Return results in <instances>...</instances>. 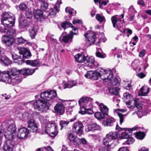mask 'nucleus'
Instances as JSON below:
<instances>
[{
    "label": "nucleus",
    "instance_id": "nucleus-1",
    "mask_svg": "<svg viewBox=\"0 0 151 151\" xmlns=\"http://www.w3.org/2000/svg\"><path fill=\"white\" fill-rule=\"evenodd\" d=\"M56 91L51 90L45 91L41 94V97L45 100L38 99L34 103L35 109L40 112H45L49 109L51 105L49 102L50 101L54 99L56 96Z\"/></svg>",
    "mask_w": 151,
    "mask_h": 151
},
{
    "label": "nucleus",
    "instance_id": "nucleus-2",
    "mask_svg": "<svg viewBox=\"0 0 151 151\" xmlns=\"http://www.w3.org/2000/svg\"><path fill=\"white\" fill-rule=\"evenodd\" d=\"M22 70H20L16 68H13L7 71V72H4V78L5 80H3L4 83H9L15 85L20 83L22 81V78L20 75L22 74Z\"/></svg>",
    "mask_w": 151,
    "mask_h": 151
},
{
    "label": "nucleus",
    "instance_id": "nucleus-3",
    "mask_svg": "<svg viewBox=\"0 0 151 151\" xmlns=\"http://www.w3.org/2000/svg\"><path fill=\"white\" fill-rule=\"evenodd\" d=\"M16 132V127L14 125H10L6 131L4 135L8 139L4 147V151H13V148L16 144L14 139Z\"/></svg>",
    "mask_w": 151,
    "mask_h": 151
},
{
    "label": "nucleus",
    "instance_id": "nucleus-4",
    "mask_svg": "<svg viewBox=\"0 0 151 151\" xmlns=\"http://www.w3.org/2000/svg\"><path fill=\"white\" fill-rule=\"evenodd\" d=\"M117 137V134L115 132H111L107 134L103 140V144L106 147H100L99 151H110L113 145V139Z\"/></svg>",
    "mask_w": 151,
    "mask_h": 151
},
{
    "label": "nucleus",
    "instance_id": "nucleus-5",
    "mask_svg": "<svg viewBox=\"0 0 151 151\" xmlns=\"http://www.w3.org/2000/svg\"><path fill=\"white\" fill-rule=\"evenodd\" d=\"M96 71L99 75V78L105 81L107 79H109L113 76L111 71H107L101 68H99Z\"/></svg>",
    "mask_w": 151,
    "mask_h": 151
},
{
    "label": "nucleus",
    "instance_id": "nucleus-6",
    "mask_svg": "<svg viewBox=\"0 0 151 151\" xmlns=\"http://www.w3.org/2000/svg\"><path fill=\"white\" fill-rule=\"evenodd\" d=\"M116 129L118 131H122L120 136V137L121 139H127L132 135V132L135 129L134 128L128 129L126 128H121L117 124L116 127Z\"/></svg>",
    "mask_w": 151,
    "mask_h": 151
},
{
    "label": "nucleus",
    "instance_id": "nucleus-7",
    "mask_svg": "<svg viewBox=\"0 0 151 151\" xmlns=\"http://www.w3.org/2000/svg\"><path fill=\"white\" fill-rule=\"evenodd\" d=\"M16 8L20 11L24 12L27 18L29 19L32 18V13L31 9L28 7L25 4H20L16 6Z\"/></svg>",
    "mask_w": 151,
    "mask_h": 151
},
{
    "label": "nucleus",
    "instance_id": "nucleus-8",
    "mask_svg": "<svg viewBox=\"0 0 151 151\" xmlns=\"http://www.w3.org/2000/svg\"><path fill=\"white\" fill-rule=\"evenodd\" d=\"M86 66L91 69H96L98 66V64L92 56L86 57L85 59Z\"/></svg>",
    "mask_w": 151,
    "mask_h": 151
},
{
    "label": "nucleus",
    "instance_id": "nucleus-9",
    "mask_svg": "<svg viewBox=\"0 0 151 151\" xmlns=\"http://www.w3.org/2000/svg\"><path fill=\"white\" fill-rule=\"evenodd\" d=\"M123 99L125 102L128 108L133 109L134 108V106L132 105L133 104L132 101H134L131 95L128 93H125L123 94Z\"/></svg>",
    "mask_w": 151,
    "mask_h": 151
},
{
    "label": "nucleus",
    "instance_id": "nucleus-10",
    "mask_svg": "<svg viewBox=\"0 0 151 151\" xmlns=\"http://www.w3.org/2000/svg\"><path fill=\"white\" fill-rule=\"evenodd\" d=\"M30 131L27 128L24 127L18 129L17 137L19 139H24L30 136Z\"/></svg>",
    "mask_w": 151,
    "mask_h": 151
},
{
    "label": "nucleus",
    "instance_id": "nucleus-11",
    "mask_svg": "<svg viewBox=\"0 0 151 151\" xmlns=\"http://www.w3.org/2000/svg\"><path fill=\"white\" fill-rule=\"evenodd\" d=\"M83 125L81 122L75 123L73 127V130L78 135L80 136L83 133Z\"/></svg>",
    "mask_w": 151,
    "mask_h": 151
},
{
    "label": "nucleus",
    "instance_id": "nucleus-12",
    "mask_svg": "<svg viewBox=\"0 0 151 151\" xmlns=\"http://www.w3.org/2000/svg\"><path fill=\"white\" fill-rule=\"evenodd\" d=\"M20 54L22 55L23 58H29L32 55L29 49L27 48L18 47L17 48Z\"/></svg>",
    "mask_w": 151,
    "mask_h": 151
},
{
    "label": "nucleus",
    "instance_id": "nucleus-13",
    "mask_svg": "<svg viewBox=\"0 0 151 151\" xmlns=\"http://www.w3.org/2000/svg\"><path fill=\"white\" fill-rule=\"evenodd\" d=\"M2 40L7 47L12 46L15 41L14 37H9L7 35H3L2 37Z\"/></svg>",
    "mask_w": 151,
    "mask_h": 151
},
{
    "label": "nucleus",
    "instance_id": "nucleus-14",
    "mask_svg": "<svg viewBox=\"0 0 151 151\" xmlns=\"http://www.w3.org/2000/svg\"><path fill=\"white\" fill-rule=\"evenodd\" d=\"M111 21L113 25V27L114 28L119 29L123 26V24L121 22L120 18H117L115 16L111 17Z\"/></svg>",
    "mask_w": 151,
    "mask_h": 151
},
{
    "label": "nucleus",
    "instance_id": "nucleus-15",
    "mask_svg": "<svg viewBox=\"0 0 151 151\" xmlns=\"http://www.w3.org/2000/svg\"><path fill=\"white\" fill-rule=\"evenodd\" d=\"M85 76L88 78L93 80H97L99 78V75L96 71L93 70L88 71L87 74L85 75Z\"/></svg>",
    "mask_w": 151,
    "mask_h": 151
},
{
    "label": "nucleus",
    "instance_id": "nucleus-16",
    "mask_svg": "<svg viewBox=\"0 0 151 151\" xmlns=\"http://www.w3.org/2000/svg\"><path fill=\"white\" fill-rule=\"evenodd\" d=\"M84 36L86 38H88V42L90 43V45H92L94 44L96 39V35L94 33L90 32L88 33L85 34Z\"/></svg>",
    "mask_w": 151,
    "mask_h": 151
},
{
    "label": "nucleus",
    "instance_id": "nucleus-17",
    "mask_svg": "<svg viewBox=\"0 0 151 151\" xmlns=\"http://www.w3.org/2000/svg\"><path fill=\"white\" fill-rule=\"evenodd\" d=\"M1 22L5 28L12 27L14 25L15 19H12V20H9L8 19L2 18Z\"/></svg>",
    "mask_w": 151,
    "mask_h": 151
},
{
    "label": "nucleus",
    "instance_id": "nucleus-18",
    "mask_svg": "<svg viewBox=\"0 0 151 151\" xmlns=\"http://www.w3.org/2000/svg\"><path fill=\"white\" fill-rule=\"evenodd\" d=\"M92 99L90 97H83L81 98L78 101V103L80 106L81 110H82L83 107H84L88 102L91 101Z\"/></svg>",
    "mask_w": 151,
    "mask_h": 151
},
{
    "label": "nucleus",
    "instance_id": "nucleus-19",
    "mask_svg": "<svg viewBox=\"0 0 151 151\" xmlns=\"http://www.w3.org/2000/svg\"><path fill=\"white\" fill-rule=\"evenodd\" d=\"M101 128L99 125L96 123H92L89 124L85 127V131L86 132L93 131L94 130H100Z\"/></svg>",
    "mask_w": 151,
    "mask_h": 151
},
{
    "label": "nucleus",
    "instance_id": "nucleus-20",
    "mask_svg": "<svg viewBox=\"0 0 151 151\" xmlns=\"http://www.w3.org/2000/svg\"><path fill=\"white\" fill-rule=\"evenodd\" d=\"M55 111L59 114L60 115H63L65 111V108L64 105L60 103L57 104L54 107Z\"/></svg>",
    "mask_w": 151,
    "mask_h": 151
},
{
    "label": "nucleus",
    "instance_id": "nucleus-21",
    "mask_svg": "<svg viewBox=\"0 0 151 151\" xmlns=\"http://www.w3.org/2000/svg\"><path fill=\"white\" fill-rule=\"evenodd\" d=\"M28 127L30 128V132H36L37 129V124L35 123V121L33 119H30L28 122Z\"/></svg>",
    "mask_w": 151,
    "mask_h": 151
},
{
    "label": "nucleus",
    "instance_id": "nucleus-22",
    "mask_svg": "<svg viewBox=\"0 0 151 151\" xmlns=\"http://www.w3.org/2000/svg\"><path fill=\"white\" fill-rule=\"evenodd\" d=\"M96 103L99 106V109L101 112L105 114V115L108 114L109 108L106 106L103 103H99L98 101H96Z\"/></svg>",
    "mask_w": 151,
    "mask_h": 151
},
{
    "label": "nucleus",
    "instance_id": "nucleus-23",
    "mask_svg": "<svg viewBox=\"0 0 151 151\" xmlns=\"http://www.w3.org/2000/svg\"><path fill=\"white\" fill-rule=\"evenodd\" d=\"M12 57L14 62L19 65H21L24 63L23 59L21 56L14 54L12 55Z\"/></svg>",
    "mask_w": 151,
    "mask_h": 151
},
{
    "label": "nucleus",
    "instance_id": "nucleus-24",
    "mask_svg": "<svg viewBox=\"0 0 151 151\" xmlns=\"http://www.w3.org/2000/svg\"><path fill=\"white\" fill-rule=\"evenodd\" d=\"M57 128V126L54 122L48 123L46 126V132H49L48 131H52L56 129Z\"/></svg>",
    "mask_w": 151,
    "mask_h": 151
},
{
    "label": "nucleus",
    "instance_id": "nucleus-25",
    "mask_svg": "<svg viewBox=\"0 0 151 151\" xmlns=\"http://www.w3.org/2000/svg\"><path fill=\"white\" fill-rule=\"evenodd\" d=\"M2 32L6 33L8 36H12L15 35L16 33V30L14 28H5L4 30L1 31Z\"/></svg>",
    "mask_w": 151,
    "mask_h": 151
},
{
    "label": "nucleus",
    "instance_id": "nucleus-26",
    "mask_svg": "<svg viewBox=\"0 0 151 151\" xmlns=\"http://www.w3.org/2000/svg\"><path fill=\"white\" fill-rule=\"evenodd\" d=\"M114 122V119L112 118H106L102 124L105 126H110L113 125Z\"/></svg>",
    "mask_w": 151,
    "mask_h": 151
},
{
    "label": "nucleus",
    "instance_id": "nucleus-27",
    "mask_svg": "<svg viewBox=\"0 0 151 151\" xmlns=\"http://www.w3.org/2000/svg\"><path fill=\"white\" fill-rule=\"evenodd\" d=\"M34 17L37 19H44L43 12L39 9L35 10L34 12Z\"/></svg>",
    "mask_w": 151,
    "mask_h": 151
},
{
    "label": "nucleus",
    "instance_id": "nucleus-28",
    "mask_svg": "<svg viewBox=\"0 0 151 151\" xmlns=\"http://www.w3.org/2000/svg\"><path fill=\"white\" fill-rule=\"evenodd\" d=\"M75 60L78 63H82L85 61L86 57L82 54H78L74 57Z\"/></svg>",
    "mask_w": 151,
    "mask_h": 151
},
{
    "label": "nucleus",
    "instance_id": "nucleus-29",
    "mask_svg": "<svg viewBox=\"0 0 151 151\" xmlns=\"http://www.w3.org/2000/svg\"><path fill=\"white\" fill-rule=\"evenodd\" d=\"M31 22L28 21L26 19L21 20L19 22V26L20 27L24 28L31 25Z\"/></svg>",
    "mask_w": 151,
    "mask_h": 151
},
{
    "label": "nucleus",
    "instance_id": "nucleus-30",
    "mask_svg": "<svg viewBox=\"0 0 151 151\" xmlns=\"http://www.w3.org/2000/svg\"><path fill=\"white\" fill-rule=\"evenodd\" d=\"M32 115L28 112H25L21 114V116H20L19 117L20 119L22 121H25L30 119Z\"/></svg>",
    "mask_w": 151,
    "mask_h": 151
},
{
    "label": "nucleus",
    "instance_id": "nucleus-31",
    "mask_svg": "<svg viewBox=\"0 0 151 151\" xmlns=\"http://www.w3.org/2000/svg\"><path fill=\"white\" fill-rule=\"evenodd\" d=\"M30 26L31 27L29 29V34L31 38L33 39L35 38L36 35L37 30V29L34 27H32L31 25Z\"/></svg>",
    "mask_w": 151,
    "mask_h": 151
},
{
    "label": "nucleus",
    "instance_id": "nucleus-32",
    "mask_svg": "<svg viewBox=\"0 0 151 151\" xmlns=\"http://www.w3.org/2000/svg\"><path fill=\"white\" fill-rule=\"evenodd\" d=\"M37 69V68L33 69L25 68L23 70H22V71H24V72L23 73L22 72V74L27 75H32Z\"/></svg>",
    "mask_w": 151,
    "mask_h": 151
},
{
    "label": "nucleus",
    "instance_id": "nucleus-33",
    "mask_svg": "<svg viewBox=\"0 0 151 151\" xmlns=\"http://www.w3.org/2000/svg\"><path fill=\"white\" fill-rule=\"evenodd\" d=\"M77 82L75 81H69L68 83H65L63 86L64 89L66 88H71L77 85Z\"/></svg>",
    "mask_w": 151,
    "mask_h": 151
},
{
    "label": "nucleus",
    "instance_id": "nucleus-34",
    "mask_svg": "<svg viewBox=\"0 0 151 151\" xmlns=\"http://www.w3.org/2000/svg\"><path fill=\"white\" fill-rule=\"evenodd\" d=\"M39 2L40 4L41 8L42 10H45L48 8V4L46 2V0H39Z\"/></svg>",
    "mask_w": 151,
    "mask_h": 151
},
{
    "label": "nucleus",
    "instance_id": "nucleus-35",
    "mask_svg": "<svg viewBox=\"0 0 151 151\" xmlns=\"http://www.w3.org/2000/svg\"><path fill=\"white\" fill-rule=\"evenodd\" d=\"M2 18L9 19V20H12V19H14L13 15L10 12H6L4 13L3 14Z\"/></svg>",
    "mask_w": 151,
    "mask_h": 151
},
{
    "label": "nucleus",
    "instance_id": "nucleus-36",
    "mask_svg": "<svg viewBox=\"0 0 151 151\" xmlns=\"http://www.w3.org/2000/svg\"><path fill=\"white\" fill-rule=\"evenodd\" d=\"M79 113L82 114H84L86 113L91 114L93 113V111L91 109H86L84 107H83L82 110L79 111Z\"/></svg>",
    "mask_w": 151,
    "mask_h": 151
},
{
    "label": "nucleus",
    "instance_id": "nucleus-37",
    "mask_svg": "<svg viewBox=\"0 0 151 151\" xmlns=\"http://www.w3.org/2000/svg\"><path fill=\"white\" fill-rule=\"evenodd\" d=\"M113 76L109 79H106L105 81H106L108 82L109 83L113 85L116 86L119 84V81L118 79L115 78L114 79H112L113 78Z\"/></svg>",
    "mask_w": 151,
    "mask_h": 151
},
{
    "label": "nucleus",
    "instance_id": "nucleus-38",
    "mask_svg": "<svg viewBox=\"0 0 151 151\" xmlns=\"http://www.w3.org/2000/svg\"><path fill=\"white\" fill-rule=\"evenodd\" d=\"M26 64L29 65L33 67L36 66L39 64L38 60H28L25 61Z\"/></svg>",
    "mask_w": 151,
    "mask_h": 151
},
{
    "label": "nucleus",
    "instance_id": "nucleus-39",
    "mask_svg": "<svg viewBox=\"0 0 151 151\" xmlns=\"http://www.w3.org/2000/svg\"><path fill=\"white\" fill-rule=\"evenodd\" d=\"M58 12V8L54 6L52 8H50L49 11V14L52 17L54 16Z\"/></svg>",
    "mask_w": 151,
    "mask_h": 151
},
{
    "label": "nucleus",
    "instance_id": "nucleus-40",
    "mask_svg": "<svg viewBox=\"0 0 151 151\" xmlns=\"http://www.w3.org/2000/svg\"><path fill=\"white\" fill-rule=\"evenodd\" d=\"M119 88L116 87H112L109 89V92L113 94L117 95L119 93Z\"/></svg>",
    "mask_w": 151,
    "mask_h": 151
},
{
    "label": "nucleus",
    "instance_id": "nucleus-41",
    "mask_svg": "<svg viewBox=\"0 0 151 151\" xmlns=\"http://www.w3.org/2000/svg\"><path fill=\"white\" fill-rule=\"evenodd\" d=\"M61 26L64 29H65L67 27H72L73 29V30L75 31L76 28L75 27H73L72 24L71 23H70L67 21H64L61 24Z\"/></svg>",
    "mask_w": 151,
    "mask_h": 151
},
{
    "label": "nucleus",
    "instance_id": "nucleus-42",
    "mask_svg": "<svg viewBox=\"0 0 151 151\" xmlns=\"http://www.w3.org/2000/svg\"><path fill=\"white\" fill-rule=\"evenodd\" d=\"M73 37V36L72 35L68 34L63 37V41L65 43H67L69 41L70 42H71L72 41Z\"/></svg>",
    "mask_w": 151,
    "mask_h": 151
},
{
    "label": "nucleus",
    "instance_id": "nucleus-43",
    "mask_svg": "<svg viewBox=\"0 0 151 151\" xmlns=\"http://www.w3.org/2000/svg\"><path fill=\"white\" fill-rule=\"evenodd\" d=\"M149 92V88L147 87H143L140 89V92L141 95L146 96Z\"/></svg>",
    "mask_w": 151,
    "mask_h": 151
},
{
    "label": "nucleus",
    "instance_id": "nucleus-44",
    "mask_svg": "<svg viewBox=\"0 0 151 151\" xmlns=\"http://www.w3.org/2000/svg\"><path fill=\"white\" fill-rule=\"evenodd\" d=\"M70 122L68 120H61L59 122V124L61 127L60 129L61 130L63 128H66Z\"/></svg>",
    "mask_w": 151,
    "mask_h": 151
},
{
    "label": "nucleus",
    "instance_id": "nucleus-45",
    "mask_svg": "<svg viewBox=\"0 0 151 151\" xmlns=\"http://www.w3.org/2000/svg\"><path fill=\"white\" fill-rule=\"evenodd\" d=\"M96 19L100 22H105L106 21L105 17L102 15L97 14L96 16Z\"/></svg>",
    "mask_w": 151,
    "mask_h": 151
},
{
    "label": "nucleus",
    "instance_id": "nucleus-46",
    "mask_svg": "<svg viewBox=\"0 0 151 151\" xmlns=\"http://www.w3.org/2000/svg\"><path fill=\"white\" fill-rule=\"evenodd\" d=\"M105 114L101 112H96L95 114V117L98 119H103L105 117Z\"/></svg>",
    "mask_w": 151,
    "mask_h": 151
},
{
    "label": "nucleus",
    "instance_id": "nucleus-47",
    "mask_svg": "<svg viewBox=\"0 0 151 151\" xmlns=\"http://www.w3.org/2000/svg\"><path fill=\"white\" fill-rule=\"evenodd\" d=\"M127 140L123 143V145H129L130 144H132L134 141V139L130 136L127 138Z\"/></svg>",
    "mask_w": 151,
    "mask_h": 151
},
{
    "label": "nucleus",
    "instance_id": "nucleus-48",
    "mask_svg": "<svg viewBox=\"0 0 151 151\" xmlns=\"http://www.w3.org/2000/svg\"><path fill=\"white\" fill-rule=\"evenodd\" d=\"M57 129L54 130L52 131H48L49 132H46L50 137H54L57 134L58 132L56 130Z\"/></svg>",
    "mask_w": 151,
    "mask_h": 151
},
{
    "label": "nucleus",
    "instance_id": "nucleus-49",
    "mask_svg": "<svg viewBox=\"0 0 151 151\" xmlns=\"http://www.w3.org/2000/svg\"><path fill=\"white\" fill-rule=\"evenodd\" d=\"M135 136L137 139H142L144 138L145 135L143 132H139L136 133Z\"/></svg>",
    "mask_w": 151,
    "mask_h": 151
},
{
    "label": "nucleus",
    "instance_id": "nucleus-50",
    "mask_svg": "<svg viewBox=\"0 0 151 151\" xmlns=\"http://www.w3.org/2000/svg\"><path fill=\"white\" fill-rule=\"evenodd\" d=\"M132 101L133 102V104L132 105L134 106V108L135 106L139 109H142L141 105L138 104V101L136 99H134V101Z\"/></svg>",
    "mask_w": 151,
    "mask_h": 151
},
{
    "label": "nucleus",
    "instance_id": "nucleus-51",
    "mask_svg": "<svg viewBox=\"0 0 151 151\" xmlns=\"http://www.w3.org/2000/svg\"><path fill=\"white\" fill-rule=\"evenodd\" d=\"M117 114L119 118L120 123L121 124H122L124 122L125 116L119 112H118Z\"/></svg>",
    "mask_w": 151,
    "mask_h": 151
},
{
    "label": "nucleus",
    "instance_id": "nucleus-52",
    "mask_svg": "<svg viewBox=\"0 0 151 151\" xmlns=\"http://www.w3.org/2000/svg\"><path fill=\"white\" fill-rule=\"evenodd\" d=\"M17 39V41L19 44H26L27 42V41L22 37L18 38Z\"/></svg>",
    "mask_w": 151,
    "mask_h": 151
},
{
    "label": "nucleus",
    "instance_id": "nucleus-53",
    "mask_svg": "<svg viewBox=\"0 0 151 151\" xmlns=\"http://www.w3.org/2000/svg\"><path fill=\"white\" fill-rule=\"evenodd\" d=\"M68 137L70 141L72 142L76 138V136L72 133H69Z\"/></svg>",
    "mask_w": 151,
    "mask_h": 151
},
{
    "label": "nucleus",
    "instance_id": "nucleus-54",
    "mask_svg": "<svg viewBox=\"0 0 151 151\" xmlns=\"http://www.w3.org/2000/svg\"><path fill=\"white\" fill-rule=\"evenodd\" d=\"M139 65V61L137 60H134L132 63V66L134 69L137 68Z\"/></svg>",
    "mask_w": 151,
    "mask_h": 151
},
{
    "label": "nucleus",
    "instance_id": "nucleus-55",
    "mask_svg": "<svg viewBox=\"0 0 151 151\" xmlns=\"http://www.w3.org/2000/svg\"><path fill=\"white\" fill-rule=\"evenodd\" d=\"M80 138H76L72 142L74 145L78 146L80 144Z\"/></svg>",
    "mask_w": 151,
    "mask_h": 151
},
{
    "label": "nucleus",
    "instance_id": "nucleus-56",
    "mask_svg": "<svg viewBox=\"0 0 151 151\" xmlns=\"http://www.w3.org/2000/svg\"><path fill=\"white\" fill-rule=\"evenodd\" d=\"M80 144L82 143L83 145H88V143L87 140L84 138H80Z\"/></svg>",
    "mask_w": 151,
    "mask_h": 151
},
{
    "label": "nucleus",
    "instance_id": "nucleus-57",
    "mask_svg": "<svg viewBox=\"0 0 151 151\" xmlns=\"http://www.w3.org/2000/svg\"><path fill=\"white\" fill-rule=\"evenodd\" d=\"M73 9H72L68 7H66L65 8V12L67 13H68V14H73Z\"/></svg>",
    "mask_w": 151,
    "mask_h": 151
},
{
    "label": "nucleus",
    "instance_id": "nucleus-58",
    "mask_svg": "<svg viewBox=\"0 0 151 151\" xmlns=\"http://www.w3.org/2000/svg\"><path fill=\"white\" fill-rule=\"evenodd\" d=\"M9 121L8 120H6L3 122L2 124V125L3 127H7L10 124L9 123Z\"/></svg>",
    "mask_w": 151,
    "mask_h": 151
},
{
    "label": "nucleus",
    "instance_id": "nucleus-59",
    "mask_svg": "<svg viewBox=\"0 0 151 151\" xmlns=\"http://www.w3.org/2000/svg\"><path fill=\"white\" fill-rule=\"evenodd\" d=\"M4 72L0 73V81L4 83V81H3V80H5V78H4Z\"/></svg>",
    "mask_w": 151,
    "mask_h": 151
},
{
    "label": "nucleus",
    "instance_id": "nucleus-60",
    "mask_svg": "<svg viewBox=\"0 0 151 151\" xmlns=\"http://www.w3.org/2000/svg\"><path fill=\"white\" fill-rule=\"evenodd\" d=\"M141 113H142L141 111H135L134 112L132 113V115H134L136 114L137 115V116L139 118H141L142 116V115H139L141 114Z\"/></svg>",
    "mask_w": 151,
    "mask_h": 151
},
{
    "label": "nucleus",
    "instance_id": "nucleus-61",
    "mask_svg": "<svg viewBox=\"0 0 151 151\" xmlns=\"http://www.w3.org/2000/svg\"><path fill=\"white\" fill-rule=\"evenodd\" d=\"M137 75L139 78H143L146 76V75L142 73L137 74Z\"/></svg>",
    "mask_w": 151,
    "mask_h": 151
},
{
    "label": "nucleus",
    "instance_id": "nucleus-62",
    "mask_svg": "<svg viewBox=\"0 0 151 151\" xmlns=\"http://www.w3.org/2000/svg\"><path fill=\"white\" fill-rule=\"evenodd\" d=\"M118 151H129V150L125 147L120 148Z\"/></svg>",
    "mask_w": 151,
    "mask_h": 151
},
{
    "label": "nucleus",
    "instance_id": "nucleus-63",
    "mask_svg": "<svg viewBox=\"0 0 151 151\" xmlns=\"http://www.w3.org/2000/svg\"><path fill=\"white\" fill-rule=\"evenodd\" d=\"M61 3L62 2L61 0H58L55 6L58 8L60 7V5Z\"/></svg>",
    "mask_w": 151,
    "mask_h": 151
},
{
    "label": "nucleus",
    "instance_id": "nucleus-64",
    "mask_svg": "<svg viewBox=\"0 0 151 151\" xmlns=\"http://www.w3.org/2000/svg\"><path fill=\"white\" fill-rule=\"evenodd\" d=\"M96 56L100 58H104V55L100 52H97L96 53Z\"/></svg>",
    "mask_w": 151,
    "mask_h": 151
}]
</instances>
